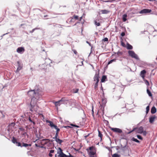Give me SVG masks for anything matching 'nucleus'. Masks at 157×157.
<instances>
[{
  "label": "nucleus",
  "mask_w": 157,
  "mask_h": 157,
  "mask_svg": "<svg viewBox=\"0 0 157 157\" xmlns=\"http://www.w3.org/2000/svg\"><path fill=\"white\" fill-rule=\"evenodd\" d=\"M2 115V117H4L5 116L4 115V114H3Z\"/></svg>",
  "instance_id": "59"
},
{
  "label": "nucleus",
  "mask_w": 157,
  "mask_h": 157,
  "mask_svg": "<svg viewBox=\"0 0 157 157\" xmlns=\"http://www.w3.org/2000/svg\"><path fill=\"white\" fill-rule=\"evenodd\" d=\"M39 29V28H34V29H32V31H30V32L31 33H33V32H34V31L35 30H36V29Z\"/></svg>",
  "instance_id": "37"
},
{
  "label": "nucleus",
  "mask_w": 157,
  "mask_h": 157,
  "mask_svg": "<svg viewBox=\"0 0 157 157\" xmlns=\"http://www.w3.org/2000/svg\"><path fill=\"white\" fill-rule=\"evenodd\" d=\"M86 42L88 44H89V45L91 47V48H92V45H91V44L89 42H88V41H86Z\"/></svg>",
  "instance_id": "41"
},
{
  "label": "nucleus",
  "mask_w": 157,
  "mask_h": 157,
  "mask_svg": "<svg viewBox=\"0 0 157 157\" xmlns=\"http://www.w3.org/2000/svg\"><path fill=\"white\" fill-rule=\"evenodd\" d=\"M65 128H67V127H69V128H71V126H65Z\"/></svg>",
  "instance_id": "51"
},
{
  "label": "nucleus",
  "mask_w": 157,
  "mask_h": 157,
  "mask_svg": "<svg viewBox=\"0 0 157 157\" xmlns=\"http://www.w3.org/2000/svg\"><path fill=\"white\" fill-rule=\"evenodd\" d=\"M48 140V139H43V140Z\"/></svg>",
  "instance_id": "60"
},
{
  "label": "nucleus",
  "mask_w": 157,
  "mask_h": 157,
  "mask_svg": "<svg viewBox=\"0 0 157 157\" xmlns=\"http://www.w3.org/2000/svg\"><path fill=\"white\" fill-rule=\"evenodd\" d=\"M54 103L55 104V106L56 107H58V106H59L61 104L60 100L59 101L54 102Z\"/></svg>",
  "instance_id": "16"
},
{
  "label": "nucleus",
  "mask_w": 157,
  "mask_h": 157,
  "mask_svg": "<svg viewBox=\"0 0 157 157\" xmlns=\"http://www.w3.org/2000/svg\"><path fill=\"white\" fill-rule=\"evenodd\" d=\"M76 25V24H75L74 25Z\"/></svg>",
  "instance_id": "63"
},
{
  "label": "nucleus",
  "mask_w": 157,
  "mask_h": 157,
  "mask_svg": "<svg viewBox=\"0 0 157 157\" xmlns=\"http://www.w3.org/2000/svg\"><path fill=\"white\" fill-rule=\"evenodd\" d=\"M38 101H35L36 102L35 103H31V108L30 110L32 112H36L38 109V107L37 105V102Z\"/></svg>",
  "instance_id": "4"
},
{
  "label": "nucleus",
  "mask_w": 157,
  "mask_h": 157,
  "mask_svg": "<svg viewBox=\"0 0 157 157\" xmlns=\"http://www.w3.org/2000/svg\"><path fill=\"white\" fill-rule=\"evenodd\" d=\"M117 54L118 55H121L122 54V53L121 52L118 51L117 52Z\"/></svg>",
  "instance_id": "42"
},
{
  "label": "nucleus",
  "mask_w": 157,
  "mask_h": 157,
  "mask_svg": "<svg viewBox=\"0 0 157 157\" xmlns=\"http://www.w3.org/2000/svg\"><path fill=\"white\" fill-rule=\"evenodd\" d=\"M94 24L97 26H99L100 25L99 22H97L95 20L94 21Z\"/></svg>",
  "instance_id": "33"
},
{
  "label": "nucleus",
  "mask_w": 157,
  "mask_h": 157,
  "mask_svg": "<svg viewBox=\"0 0 157 157\" xmlns=\"http://www.w3.org/2000/svg\"><path fill=\"white\" fill-rule=\"evenodd\" d=\"M73 19V18H71V20H70V22H72V20Z\"/></svg>",
  "instance_id": "58"
},
{
  "label": "nucleus",
  "mask_w": 157,
  "mask_h": 157,
  "mask_svg": "<svg viewBox=\"0 0 157 157\" xmlns=\"http://www.w3.org/2000/svg\"><path fill=\"white\" fill-rule=\"evenodd\" d=\"M85 16V14L83 13V15H82V16L83 17H84Z\"/></svg>",
  "instance_id": "57"
},
{
  "label": "nucleus",
  "mask_w": 157,
  "mask_h": 157,
  "mask_svg": "<svg viewBox=\"0 0 157 157\" xmlns=\"http://www.w3.org/2000/svg\"><path fill=\"white\" fill-rule=\"evenodd\" d=\"M31 145L30 144H26V143H23V146H22H22H24V147H27L28 146H30Z\"/></svg>",
  "instance_id": "32"
},
{
  "label": "nucleus",
  "mask_w": 157,
  "mask_h": 157,
  "mask_svg": "<svg viewBox=\"0 0 157 157\" xmlns=\"http://www.w3.org/2000/svg\"><path fill=\"white\" fill-rule=\"evenodd\" d=\"M29 121H30V122H33V123L34 124H35V122H33V121H32V120L31 119V118H30V117H29Z\"/></svg>",
  "instance_id": "40"
},
{
  "label": "nucleus",
  "mask_w": 157,
  "mask_h": 157,
  "mask_svg": "<svg viewBox=\"0 0 157 157\" xmlns=\"http://www.w3.org/2000/svg\"><path fill=\"white\" fill-rule=\"evenodd\" d=\"M102 101L103 102V103L104 104H105L106 102V100L105 99H102Z\"/></svg>",
  "instance_id": "43"
},
{
  "label": "nucleus",
  "mask_w": 157,
  "mask_h": 157,
  "mask_svg": "<svg viewBox=\"0 0 157 157\" xmlns=\"http://www.w3.org/2000/svg\"><path fill=\"white\" fill-rule=\"evenodd\" d=\"M71 126H74V127H76V128H79V126H78V125H76L74 124H71Z\"/></svg>",
  "instance_id": "38"
},
{
  "label": "nucleus",
  "mask_w": 157,
  "mask_h": 157,
  "mask_svg": "<svg viewBox=\"0 0 157 157\" xmlns=\"http://www.w3.org/2000/svg\"><path fill=\"white\" fill-rule=\"evenodd\" d=\"M118 153H120V151H118Z\"/></svg>",
  "instance_id": "62"
},
{
  "label": "nucleus",
  "mask_w": 157,
  "mask_h": 157,
  "mask_svg": "<svg viewBox=\"0 0 157 157\" xmlns=\"http://www.w3.org/2000/svg\"><path fill=\"white\" fill-rule=\"evenodd\" d=\"M78 89H76V91H75L74 92V93H76L78 91Z\"/></svg>",
  "instance_id": "49"
},
{
  "label": "nucleus",
  "mask_w": 157,
  "mask_h": 157,
  "mask_svg": "<svg viewBox=\"0 0 157 157\" xmlns=\"http://www.w3.org/2000/svg\"><path fill=\"white\" fill-rule=\"evenodd\" d=\"M74 53L75 54H77V52H76V51H75H75H74Z\"/></svg>",
  "instance_id": "52"
},
{
  "label": "nucleus",
  "mask_w": 157,
  "mask_h": 157,
  "mask_svg": "<svg viewBox=\"0 0 157 157\" xmlns=\"http://www.w3.org/2000/svg\"><path fill=\"white\" fill-rule=\"evenodd\" d=\"M17 64L18 67L16 71V73L18 72L19 71L22 69V65L21 63H20V62L18 61L17 62Z\"/></svg>",
  "instance_id": "11"
},
{
  "label": "nucleus",
  "mask_w": 157,
  "mask_h": 157,
  "mask_svg": "<svg viewBox=\"0 0 157 157\" xmlns=\"http://www.w3.org/2000/svg\"><path fill=\"white\" fill-rule=\"evenodd\" d=\"M110 128L111 130L116 133H120L122 132V130L119 128Z\"/></svg>",
  "instance_id": "9"
},
{
  "label": "nucleus",
  "mask_w": 157,
  "mask_h": 157,
  "mask_svg": "<svg viewBox=\"0 0 157 157\" xmlns=\"http://www.w3.org/2000/svg\"><path fill=\"white\" fill-rule=\"evenodd\" d=\"M127 48L128 49H132L133 48V47L131 45L128 43H127Z\"/></svg>",
  "instance_id": "25"
},
{
  "label": "nucleus",
  "mask_w": 157,
  "mask_h": 157,
  "mask_svg": "<svg viewBox=\"0 0 157 157\" xmlns=\"http://www.w3.org/2000/svg\"><path fill=\"white\" fill-rule=\"evenodd\" d=\"M109 11L106 10H101L100 11L101 13L103 14H107L109 13Z\"/></svg>",
  "instance_id": "17"
},
{
  "label": "nucleus",
  "mask_w": 157,
  "mask_h": 157,
  "mask_svg": "<svg viewBox=\"0 0 157 157\" xmlns=\"http://www.w3.org/2000/svg\"><path fill=\"white\" fill-rule=\"evenodd\" d=\"M125 35V33H122L121 34V35L122 36H124Z\"/></svg>",
  "instance_id": "47"
},
{
  "label": "nucleus",
  "mask_w": 157,
  "mask_h": 157,
  "mask_svg": "<svg viewBox=\"0 0 157 157\" xmlns=\"http://www.w3.org/2000/svg\"><path fill=\"white\" fill-rule=\"evenodd\" d=\"M102 136V135L101 133V132L100 131H98V136L99 137H101V138Z\"/></svg>",
  "instance_id": "36"
},
{
  "label": "nucleus",
  "mask_w": 157,
  "mask_h": 157,
  "mask_svg": "<svg viewBox=\"0 0 157 157\" xmlns=\"http://www.w3.org/2000/svg\"><path fill=\"white\" fill-rule=\"evenodd\" d=\"M15 123H11L10 125V126L11 125H13V126H14L15 125Z\"/></svg>",
  "instance_id": "46"
},
{
  "label": "nucleus",
  "mask_w": 157,
  "mask_h": 157,
  "mask_svg": "<svg viewBox=\"0 0 157 157\" xmlns=\"http://www.w3.org/2000/svg\"><path fill=\"white\" fill-rule=\"evenodd\" d=\"M156 59L157 60V58H156Z\"/></svg>",
  "instance_id": "64"
},
{
  "label": "nucleus",
  "mask_w": 157,
  "mask_h": 157,
  "mask_svg": "<svg viewBox=\"0 0 157 157\" xmlns=\"http://www.w3.org/2000/svg\"><path fill=\"white\" fill-rule=\"evenodd\" d=\"M151 12V10L147 9H144L141 10L139 12L140 14H146Z\"/></svg>",
  "instance_id": "8"
},
{
  "label": "nucleus",
  "mask_w": 157,
  "mask_h": 157,
  "mask_svg": "<svg viewBox=\"0 0 157 157\" xmlns=\"http://www.w3.org/2000/svg\"><path fill=\"white\" fill-rule=\"evenodd\" d=\"M128 53L129 56L132 57L136 59H139L138 56L135 53L134 51L129 50L128 51Z\"/></svg>",
  "instance_id": "6"
},
{
  "label": "nucleus",
  "mask_w": 157,
  "mask_h": 157,
  "mask_svg": "<svg viewBox=\"0 0 157 157\" xmlns=\"http://www.w3.org/2000/svg\"><path fill=\"white\" fill-rule=\"evenodd\" d=\"M121 45L125 47V44H124V43H123L122 42H121Z\"/></svg>",
  "instance_id": "45"
},
{
  "label": "nucleus",
  "mask_w": 157,
  "mask_h": 157,
  "mask_svg": "<svg viewBox=\"0 0 157 157\" xmlns=\"http://www.w3.org/2000/svg\"><path fill=\"white\" fill-rule=\"evenodd\" d=\"M99 75L98 74L96 73L94 77V81L96 82L94 84V88L96 89L98 86V83L99 82Z\"/></svg>",
  "instance_id": "5"
},
{
  "label": "nucleus",
  "mask_w": 157,
  "mask_h": 157,
  "mask_svg": "<svg viewBox=\"0 0 157 157\" xmlns=\"http://www.w3.org/2000/svg\"><path fill=\"white\" fill-rule=\"evenodd\" d=\"M102 40L103 41L107 42L108 41V39L107 37H105L104 39H103Z\"/></svg>",
  "instance_id": "34"
},
{
  "label": "nucleus",
  "mask_w": 157,
  "mask_h": 157,
  "mask_svg": "<svg viewBox=\"0 0 157 157\" xmlns=\"http://www.w3.org/2000/svg\"><path fill=\"white\" fill-rule=\"evenodd\" d=\"M60 101H61V104L66 105L67 104L68 100L65 97H63L61 99Z\"/></svg>",
  "instance_id": "12"
},
{
  "label": "nucleus",
  "mask_w": 157,
  "mask_h": 157,
  "mask_svg": "<svg viewBox=\"0 0 157 157\" xmlns=\"http://www.w3.org/2000/svg\"><path fill=\"white\" fill-rule=\"evenodd\" d=\"M135 131L136 133L140 134H143L144 136H146L147 133L145 131H144L143 128L142 126H140L138 128H134L131 131L128 132V134H129L132 132Z\"/></svg>",
  "instance_id": "2"
},
{
  "label": "nucleus",
  "mask_w": 157,
  "mask_h": 157,
  "mask_svg": "<svg viewBox=\"0 0 157 157\" xmlns=\"http://www.w3.org/2000/svg\"><path fill=\"white\" fill-rule=\"evenodd\" d=\"M155 118L156 117L155 116L151 117L149 119V122L151 123H153Z\"/></svg>",
  "instance_id": "15"
},
{
  "label": "nucleus",
  "mask_w": 157,
  "mask_h": 157,
  "mask_svg": "<svg viewBox=\"0 0 157 157\" xmlns=\"http://www.w3.org/2000/svg\"><path fill=\"white\" fill-rule=\"evenodd\" d=\"M57 154L59 155L57 156L56 154L55 155V157H71L72 155H67L64 154L62 151V149L60 148H59V150H58Z\"/></svg>",
  "instance_id": "3"
},
{
  "label": "nucleus",
  "mask_w": 157,
  "mask_h": 157,
  "mask_svg": "<svg viewBox=\"0 0 157 157\" xmlns=\"http://www.w3.org/2000/svg\"><path fill=\"white\" fill-rule=\"evenodd\" d=\"M116 59H113L110 60L109 61V62L108 63V64H109L110 63H112V62H115L116 61Z\"/></svg>",
  "instance_id": "30"
},
{
  "label": "nucleus",
  "mask_w": 157,
  "mask_h": 157,
  "mask_svg": "<svg viewBox=\"0 0 157 157\" xmlns=\"http://www.w3.org/2000/svg\"><path fill=\"white\" fill-rule=\"evenodd\" d=\"M156 112V109L155 106L152 107L151 109V113L152 114H154Z\"/></svg>",
  "instance_id": "19"
},
{
  "label": "nucleus",
  "mask_w": 157,
  "mask_h": 157,
  "mask_svg": "<svg viewBox=\"0 0 157 157\" xmlns=\"http://www.w3.org/2000/svg\"><path fill=\"white\" fill-rule=\"evenodd\" d=\"M37 87L36 86L34 89L31 90L28 92V94L32 98L31 103H35L36 101H34L39 100L42 96L40 91L39 89H36Z\"/></svg>",
  "instance_id": "1"
},
{
  "label": "nucleus",
  "mask_w": 157,
  "mask_h": 157,
  "mask_svg": "<svg viewBox=\"0 0 157 157\" xmlns=\"http://www.w3.org/2000/svg\"><path fill=\"white\" fill-rule=\"evenodd\" d=\"M127 150V148L126 146L122 147L120 149L121 151L123 152V154H124L125 153V151H126Z\"/></svg>",
  "instance_id": "18"
},
{
  "label": "nucleus",
  "mask_w": 157,
  "mask_h": 157,
  "mask_svg": "<svg viewBox=\"0 0 157 157\" xmlns=\"http://www.w3.org/2000/svg\"><path fill=\"white\" fill-rule=\"evenodd\" d=\"M83 17L82 16H81L80 17V21H81V19H82V18H83Z\"/></svg>",
  "instance_id": "54"
},
{
  "label": "nucleus",
  "mask_w": 157,
  "mask_h": 157,
  "mask_svg": "<svg viewBox=\"0 0 157 157\" xmlns=\"http://www.w3.org/2000/svg\"><path fill=\"white\" fill-rule=\"evenodd\" d=\"M85 136V137L86 138L87 136Z\"/></svg>",
  "instance_id": "61"
},
{
  "label": "nucleus",
  "mask_w": 157,
  "mask_h": 157,
  "mask_svg": "<svg viewBox=\"0 0 157 157\" xmlns=\"http://www.w3.org/2000/svg\"><path fill=\"white\" fill-rule=\"evenodd\" d=\"M6 34H7V33H6V34H3V35L2 36H1V37H2V38H1V39L2 38V36H4L5 35H6Z\"/></svg>",
  "instance_id": "53"
},
{
  "label": "nucleus",
  "mask_w": 157,
  "mask_h": 157,
  "mask_svg": "<svg viewBox=\"0 0 157 157\" xmlns=\"http://www.w3.org/2000/svg\"><path fill=\"white\" fill-rule=\"evenodd\" d=\"M46 122L49 123V125L52 128H55L56 130H57L58 129H60L59 128L57 127V126L56 125L54 124L51 121L47 120Z\"/></svg>",
  "instance_id": "7"
},
{
  "label": "nucleus",
  "mask_w": 157,
  "mask_h": 157,
  "mask_svg": "<svg viewBox=\"0 0 157 157\" xmlns=\"http://www.w3.org/2000/svg\"><path fill=\"white\" fill-rule=\"evenodd\" d=\"M73 18L75 19L78 20V16L76 15H74L73 16Z\"/></svg>",
  "instance_id": "39"
},
{
  "label": "nucleus",
  "mask_w": 157,
  "mask_h": 157,
  "mask_svg": "<svg viewBox=\"0 0 157 157\" xmlns=\"http://www.w3.org/2000/svg\"><path fill=\"white\" fill-rule=\"evenodd\" d=\"M137 138L140 140H142L143 139V138L140 135H138L137 136Z\"/></svg>",
  "instance_id": "35"
},
{
  "label": "nucleus",
  "mask_w": 157,
  "mask_h": 157,
  "mask_svg": "<svg viewBox=\"0 0 157 157\" xmlns=\"http://www.w3.org/2000/svg\"><path fill=\"white\" fill-rule=\"evenodd\" d=\"M104 2H109V0L105 1H104Z\"/></svg>",
  "instance_id": "56"
},
{
  "label": "nucleus",
  "mask_w": 157,
  "mask_h": 157,
  "mask_svg": "<svg viewBox=\"0 0 157 157\" xmlns=\"http://www.w3.org/2000/svg\"><path fill=\"white\" fill-rule=\"evenodd\" d=\"M147 94H148V95L150 97L152 96V94L151 92L148 89H147Z\"/></svg>",
  "instance_id": "27"
},
{
  "label": "nucleus",
  "mask_w": 157,
  "mask_h": 157,
  "mask_svg": "<svg viewBox=\"0 0 157 157\" xmlns=\"http://www.w3.org/2000/svg\"><path fill=\"white\" fill-rule=\"evenodd\" d=\"M35 145L36 147H40V146L39 145H38L37 144H35Z\"/></svg>",
  "instance_id": "48"
},
{
  "label": "nucleus",
  "mask_w": 157,
  "mask_h": 157,
  "mask_svg": "<svg viewBox=\"0 0 157 157\" xmlns=\"http://www.w3.org/2000/svg\"><path fill=\"white\" fill-rule=\"evenodd\" d=\"M146 73V71L145 70L142 71L140 72V75L142 78L144 77V74Z\"/></svg>",
  "instance_id": "21"
},
{
  "label": "nucleus",
  "mask_w": 157,
  "mask_h": 157,
  "mask_svg": "<svg viewBox=\"0 0 157 157\" xmlns=\"http://www.w3.org/2000/svg\"><path fill=\"white\" fill-rule=\"evenodd\" d=\"M0 113L2 115L3 114V111H0Z\"/></svg>",
  "instance_id": "55"
},
{
  "label": "nucleus",
  "mask_w": 157,
  "mask_h": 157,
  "mask_svg": "<svg viewBox=\"0 0 157 157\" xmlns=\"http://www.w3.org/2000/svg\"><path fill=\"white\" fill-rule=\"evenodd\" d=\"M12 142L14 143V144H15L17 146H21H21V143L20 142H17V139L14 137H13V139L12 140Z\"/></svg>",
  "instance_id": "13"
},
{
  "label": "nucleus",
  "mask_w": 157,
  "mask_h": 157,
  "mask_svg": "<svg viewBox=\"0 0 157 157\" xmlns=\"http://www.w3.org/2000/svg\"><path fill=\"white\" fill-rule=\"evenodd\" d=\"M127 15L126 14H124L122 16V20L124 22H125L127 20Z\"/></svg>",
  "instance_id": "23"
},
{
  "label": "nucleus",
  "mask_w": 157,
  "mask_h": 157,
  "mask_svg": "<svg viewBox=\"0 0 157 157\" xmlns=\"http://www.w3.org/2000/svg\"><path fill=\"white\" fill-rule=\"evenodd\" d=\"M107 78L106 76L105 75H103L102 77L101 82H105V79Z\"/></svg>",
  "instance_id": "24"
},
{
  "label": "nucleus",
  "mask_w": 157,
  "mask_h": 157,
  "mask_svg": "<svg viewBox=\"0 0 157 157\" xmlns=\"http://www.w3.org/2000/svg\"><path fill=\"white\" fill-rule=\"evenodd\" d=\"M92 114L93 115L94 114V110H93V107H92Z\"/></svg>",
  "instance_id": "50"
},
{
  "label": "nucleus",
  "mask_w": 157,
  "mask_h": 157,
  "mask_svg": "<svg viewBox=\"0 0 157 157\" xmlns=\"http://www.w3.org/2000/svg\"><path fill=\"white\" fill-rule=\"evenodd\" d=\"M59 131H60V129H58V130H56V135H55V137H54L53 138V139H54L56 138H58L57 137L58 136L59 132Z\"/></svg>",
  "instance_id": "22"
},
{
  "label": "nucleus",
  "mask_w": 157,
  "mask_h": 157,
  "mask_svg": "<svg viewBox=\"0 0 157 157\" xmlns=\"http://www.w3.org/2000/svg\"><path fill=\"white\" fill-rule=\"evenodd\" d=\"M93 147H90L89 148V149L90 151V152H89V155L91 157H94V155L95 154V152L92 150L93 149Z\"/></svg>",
  "instance_id": "10"
},
{
  "label": "nucleus",
  "mask_w": 157,
  "mask_h": 157,
  "mask_svg": "<svg viewBox=\"0 0 157 157\" xmlns=\"http://www.w3.org/2000/svg\"><path fill=\"white\" fill-rule=\"evenodd\" d=\"M24 48L22 47L18 48L17 49V52L19 53L22 54L25 51Z\"/></svg>",
  "instance_id": "14"
},
{
  "label": "nucleus",
  "mask_w": 157,
  "mask_h": 157,
  "mask_svg": "<svg viewBox=\"0 0 157 157\" xmlns=\"http://www.w3.org/2000/svg\"><path fill=\"white\" fill-rule=\"evenodd\" d=\"M112 157H121V155H118L117 154L115 153L113 154L112 155Z\"/></svg>",
  "instance_id": "28"
},
{
  "label": "nucleus",
  "mask_w": 157,
  "mask_h": 157,
  "mask_svg": "<svg viewBox=\"0 0 157 157\" xmlns=\"http://www.w3.org/2000/svg\"><path fill=\"white\" fill-rule=\"evenodd\" d=\"M59 144H61L62 142H63V141L59 138H56V139H54Z\"/></svg>",
  "instance_id": "20"
},
{
  "label": "nucleus",
  "mask_w": 157,
  "mask_h": 157,
  "mask_svg": "<svg viewBox=\"0 0 157 157\" xmlns=\"http://www.w3.org/2000/svg\"><path fill=\"white\" fill-rule=\"evenodd\" d=\"M146 84L147 85H149V82L147 80H146Z\"/></svg>",
  "instance_id": "44"
},
{
  "label": "nucleus",
  "mask_w": 157,
  "mask_h": 157,
  "mask_svg": "<svg viewBox=\"0 0 157 157\" xmlns=\"http://www.w3.org/2000/svg\"><path fill=\"white\" fill-rule=\"evenodd\" d=\"M54 152V150H50V152L48 154V155L50 157H52V153H53Z\"/></svg>",
  "instance_id": "26"
},
{
  "label": "nucleus",
  "mask_w": 157,
  "mask_h": 157,
  "mask_svg": "<svg viewBox=\"0 0 157 157\" xmlns=\"http://www.w3.org/2000/svg\"><path fill=\"white\" fill-rule=\"evenodd\" d=\"M146 113L147 114L148 113V112L149 110V105L147 106L146 108Z\"/></svg>",
  "instance_id": "31"
},
{
  "label": "nucleus",
  "mask_w": 157,
  "mask_h": 157,
  "mask_svg": "<svg viewBox=\"0 0 157 157\" xmlns=\"http://www.w3.org/2000/svg\"><path fill=\"white\" fill-rule=\"evenodd\" d=\"M132 141H134L138 143H140V141L136 139L133 138H132Z\"/></svg>",
  "instance_id": "29"
}]
</instances>
